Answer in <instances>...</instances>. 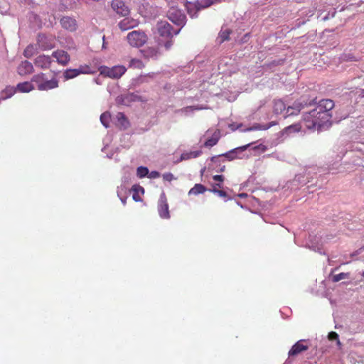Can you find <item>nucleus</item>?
Returning a JSON list of instances; mask_svg holds the SVG:
<instances>
[{
    "instance_id": "obj_1",
    "label": "nucleus",
    "mask_w": 364,
    "mask_h": 364,
    "mask_svg": "<svg viewBox=\"0 0 364 364\" xmlns=\"http://www.w3.org/2000/svg\"><path fill=\"white\" fill-rule=\"evenodd\" d=\"M334 102L329 99H323L319 101L316 108L305 113L300 122L286 127L284 133L298 132L309 130H323L329 128L331 125V113L334 107Z\"/></svg>"
},
{
    "instance_id": "obj_2",
    "label": "nucleus",
    "mask_w": 364,
    "mask_h": 364,
    "mask_svg": "<svg viewBox=\"0 0 364 364\" xmlns=\"http://www.w3.org/2000/svg\"><path fill=\"white\" fill-rule=\"evenodd\" d=\"M156 30L159 36L165 40L164 42L162 39H158V46H164L166 50H169L173 45V36L177 35L180 32L181 28H178L175 29L168 22L161 21L157 23Z\"/></svg>"
},
{
    "instance_id": "obj_3",
    "label": "nucleus",
    "mask_w": 364,
    "mask_h": 364,
    "mask_svg": "<svg viewBox=\"0 0 364 364\" xmlns=\"http://www.w3.org/2000/svg\"><path fill=\"white\" fill-rule=\"evenodd\" d=\"M128 43L132 47L139 48L144 46L148 40L146 34L142 31H133L127 36Z\"/></svg>"
},
{
    "instance_id": "obj_4",
    "label": "nucleus",
    "mask_w": 364,
    "mask_h": 364,
    "mask_svg": "<svg viewBox=\"0 0 364 364\" xmlns=\"http://www.w3.org/2000/svg\"><path fill=\"white\" fill-rule=\"evenodd\" d=\"M220 0H200L196 1V3L187 2L186 9L187 11L191 18L197 16V12L201 9L210 6L211 4L219 1Z\"/></svg>"
},
{
    "instance_id": "obj_5",
    "label": "nucleus",
    "mask_w": 364,
    "mask_h": 364,
    "mask_svg": "<svg viewBox=\"0 0 364 364\" xmlns=\"http://www.w3.org/2000/svg\"><path fill=\"white\" fill-rule=\"evenodd\" d=\"M99 70L100 74L104 76L117 79L125 73L127 68L123 65H116L112 68L100 66Z\"/></svg>"
},
{
    "instance_id": "obj_6",
    "label": "nucleus",
    "mask_w": 364,
    "mask_h": 364,
    "mask_svg": "<svg viewBox=\"0 0 364 364\" xmlns=\"http://www.w3.org/2000/svg\"><path fill=\"white\" fill-rule=\"evenodd\" d=\"M43 76L44 75L41 74L35 75L33 77V81L38 84L37 87L39 90H48L58 86V82L56 79L53 78L50 80H44Z\"/></svg>"
},
{
    "instance_id": "obj_7",
    "label": "nucleus",
    "mask_w": 364,
    "mask_h": 364,
    "mask_svg": "<svg viewBox=\"0 0 364 364\" xmlns=\"http://www.w3.org/2000/svg\"><path fill=\"white\" fill-rule=\"evenodd\" d=\"M314 100H311L309 104L304 101L302 102H295L293 105L289 106L287 108L285 113H284V117L286 118L289 116L296 115L300 111L306 106L311 105L314 104Z\"/></svg>"
},
{
    "instance_id": "obj_8",
    "label": "nucleus",
    "mask_w": 364,
    "mask_h": 364,
    "mask_svg": "<svg viewBox=\"0 0 364 364\" xmlns=\"http://www.w3.org/2000/svg\"><path fill=\"white\" fill-rule=\"evenodd\" d=\"M168 18L178 26L182 27L185 25L186 16L178 9L171 8L168 11Z\"/></svg>"
},
{
    "instance_id": "obj_9",
    "label": "nucleus",
    "mask_w": 364,
    "mask_h": 364,
    "mask_svg": "<svg viewBox=\"0 0 364 364\" xmlns=\"http://www.w3.org/2000/svg\"><path fill=\"white\" fill-rule=\"evenodd\" d=\"M37 42L39 47L43 50H49L55 46V38L52 36H48L45 34H39Z\"/></svg>"
},
{
    "instance_id": "obj_10",
    "label": "nucleus",
    "mask_w": 364,
    "mask_h": 364,
    "mask_svg": "<svg viewBox=\"0 0 364 364\" xmlns=\"http://www.w3.org/2000/svg\"><path fill=\"white\" fill-rule=\"evenodd\" d=\"M158 212L161 218L168 219L170 218L168 205L164 193L160 196L158 203Z\"/></svg>"
},
{
    "instance_id": "obj_11",
    "label": "nucleus",
    "mask_w": 364,
    "mask_h": 364,
    "mask_svg": "<svg viewBox=\"0 0 364 364\" xmlns=\"http://www.w3.org/2000/svg\"><path fill=\"white\" fill-rule=\"evenodd\" d=\"M112 9L118 14L126 16L129 14V8L122 0H113L111 4Z\"/></svg>"
},
{
    "instance_id": "obj_12",
    "label": "nucleus",
    "mask_w": 364,
    "mask_h": 364,
    "mask_svg": "<svg viewBox=\"0 0 364 364\" xmlns=\"http://www.w3.org/2000/svg\"><path fill=\"white\" fill-rule=\"evenodd\" d=\"M52 57L56 59V61L65 66L68 64L70 60V55L63 50H57L52 53Z\"/></svg>"
},
{
    "instance_id": "obj_13",
    "label": "nucleus",
    "mask_w": 364,
    "mask_h": 364,
    "mask_svg": "<svg viewBox=\"0 0 364 364\" xmlns=\"http://www.w3.org/2000/svg\"><path fill=\"white\" fill-rule=\"evenodd\" d=\"M60 22L62 27L69 31H75L77 29L76 21L72 17L63 16Z\"/></svg>"
},
{
    "instance_id": "obj_14",
    "label": "nucleus",
    "mask_w": 364,
    "mask_h": 364,
    "mask_svg": "<svg viewBox=\"0 0 364 364\" xmlns=\"http://www.w3.org/2000/svg\"><path fill=\"white\" fill-rule=\"evenodd\" d=\"M143 56L148 59H157L160 55L161 53L158 47H146L143 50H141Z\"/></svg>"
},
{
    "instance_id": "obj_15",
    "label": "nucleus",
    "mask_w": 364,
    "mask_h": 364,
    "mask_svg": "<svg viewBox=\"0 0 364 364\" xmlns=\"http://www.w3.org/2000/svg\"><path fill=\"white\" fill-rule=\"evenodd\" d=\"M302 341H304V340L299 341L291 347L288 353L289 356L297 355L301 352L307 350L309 349V347L301 343Z\"/></svg>"
},
{
    "instance_id": "obj_16",
    "label": "nucleus",
    "mask_w": 364,
    "mask_h": 364,
    "mask_svg": "<svg viewBox=\"0 0 364 364\" xmlns=\"http://www.w3.org/2000/svg\"><path fill=\"white\" fill-rule=\"evenodd\" d=\"M33 67L31 63L25 60L21 62L17 68L18 73L20 75H26L33 72Z\"/></svg>"
},
{
    "instance_id": "obj_17",
    "label": "nucleus",
    "mask_w": 364,
    "mask_h": 364,
    "mask_svg": "<svg viewBox=\"0 0 364 364\" xmlns=\"http://www.w3.org/2000/svg\"><path fill=\"white\" fill-rule=\"evenodd\" d=\"M51 57L48 55H39L35 60V65L41 68H48L51 63Z\"/></svg>"
},
{
    "instance_id": "obj_18",
    "label": "nucleus",
    "mask_w": 364,
    "mask_h": 364,
    "mask_svg": "<svg viewBox=\"0 0 364 364\" xmlns=\"http://www.w3.org/2000/svg\"><path fill=\"white\" fill-rule=\"evenodd\" d=\"M220 138V132L218 129L215 130L212 134L211 137L205 141L204 145L207 147H212L218 143Z\"/></svg>"
},
{
    "instance_id": "obj_19",
    "label": "nucleus",
    "mask_w": 364,
    "mask_h": 364,
    "mask_svg": "<svg viewBox=\"0 0 364 364\" xmlns=\"http://www.w3.org/2000/svg\"><path fill=\"white\" fill-rule=\"evenodd\" d=\"M136 25L135 21L133 19L125 18L122 20L118 26L122 31H127L131 28H133Z\"/></svg>"
},
{
    "instance_id": "obj_20",
    "label": "nucleus",
    "mask_w": 364,
    "mask_h": 364,
    "mask_svg": "<svg viewBox=\"0 0 364 364\" xmlns=\"http://www.w3.org/2000/svg\"><path fill=\"white\" fill-rule=\"evenodd\" d=\"M246 149V146H243L241 147L233 149L232 150L225 153L224 156L228 158L229 160H232L237 157V154L242 153L243 151Z\"/></svg>"
},
{
    "instance_id": "obj_21",
    "label": "nucleus",
    "mask_w": 364,
    "mask_h": 364,
    "mask_svg": "<svg viewBox=\"0 0 364 364\" xmlns=\"http://www.w3.org/2000/svg\"><path fill=\"white\" fill-rule=\"evenodd\" d=\"M201 153L202 151L200 150L183 153L178 161L197 158L201 154Z\"/></svg>"
},
{
    "instance_id": "obj_22",
    "label": "nucleus",
    "mask_w": 364,
    "mask_h": 364,
    "mask_svg": "<svg viewBox=\"0 0 364 364\" xmlns=\"http://www.w3.org/2000/svg\"><path fill=\"white\" fill-rule=\"evenodd\" d=\"M117 126L122 129H126L129 126V122L122 112H118L116 115Z\"/></svg>"
},
{
    "instance_id": "obj_23",
    "label": "nucleus",
    "mask_w": 364,
    "mask_h": 364,
    "mask_svg": "<svg viewBox=\"0 0 364 364\" xmlns=\"http://www.w3.org/2000/svg\"><path fill=\"white\" fill-rule=\"evenodd\" d=\"M274 122H270L269 124H255L252 127H250L244 130V132H250L255 130H267L273 125H274Z\"/></svg>"
},
{
    "instance_id": "obj_24",
    "label": "nucleus",
    "mask_w": 364,
    "mask_h": 364,
    "mask_svg": "<svg viewBox=\"0 0 364 364\" xmlns=\"http://www.w3.org/2000/svg\"><path fill=\"white\" fill-rule=\"evenodd\" d=\"M274 112L275 114L285 113L287 108L283 101L277 100L274 102Z\"/></svg>"
},
{
    "instance_id": "obj_25",
    "label": "nucleus",
    "mask_w": 364,
    "mask_h": 364,
    "mask_svg": "<svg viewBox=\"0 0 364 364\" xmlns=\"http://www.w3.org/2000/svg\"><path fill=\"white\" fill-rule=\"evenodd\" d=\"M16 90L21 92H28L33 90L32 84L29 82H23L18 83L16 86Z\"/></svg>"
},
{
    "instance_id": "obj_26",
    "label": "nucleus",
    "mask_w": 364,
    "mask_h": 364,
    "mask_svg": "<svg viewBox=\"0 0 364 364\" xmlns=\"http://www.w3.org/2000/svg\"><path fill=\"white\" fill-rule=\"evenodd\" d=\"M15 92L16 88L14 87H7L1 92L0 95L1 100H4L10 98L14 95Z\"/></svg>"
},
{
    "instance_id": "obj_27",
    "label": "nucleus",
    "mask_w": 364,
    "mask_h": 364,
    "mask_svg": "<svg viewBox=\"0 0 364 364\" xmlns=\"http://www.w3.org/2000/svg\"><path fill=\"white\" fill-rule=\"evenodd\" d=\"M205 187L202 185L197 183L188 191V195H198L203 193L205 191Z\"/></svg>"
},
{
    "instance_id": "obj_28",
    "label": "nucleus",
    "mask_w": 364,
    "mask_h": 364,
    "mask_svg": "<svg viewBox=\"0 0 364 364\" xmlns=\"http://www.w3.org/2000/svg\"><path fill=\"white\" fill-rule=\"evenodd\" d=\"M231 33L230 30L228 28H222L220 32L219 33L218 41L220 43H223L224 41L229 39V35Z\"/></svg>"
},
{
    "instance_id": "obj_29",
    "label": "nucleus",
    "mask_w": 364,
    "mask_h": 364,
    "mask_svg": "<svg viewBox=\"0 0 364 364\" xmlns=\"http://www.w3.org/2000/svg\"><path fill=\"white\" fill-rule=\"evenodd\" d=\"M79 71L76 69H68L66 70L64 73L63 76L66 80L74 78L77 76H78Z\"/></svg>"
},
{
    "instance_id": "obj_30",
    "label": "nucleus",
    "mask_w": 364,
    "mask_h": 364,
    "mask_svg": "<svg viewBox=\"0 0 364 364\" xmlns=\"http://www.w3.org/2000/svg\"><path fill=\"white\" fill-rule=\"evenodd\" d=\"M111 118L109 112H105L100 116V122L106 128L109 127V122Z\"/></svg>"
},
{
    "instance_id": "obj_31",
    "label": "nucleus",
    "mask_w": 364,
    "mask_h": 364,
    "mask_svg": "<svg viewBox=\"0 0 364 364\" xmlns=\"http://www.w3.org/2000/svg\"><path fill=\"white\" fill-rule=\"evenodd\" d=\"M129 67L133 68L141 69L144 68V65L142 61L139 59L132 58L129 61Z\"/></svg>"
},
{
    "instance_id": "obj_32",
    "label": "nucleus",
    "mask_w": 364,
    "mask_h": 364,
    "mask_svg": "<svg viewBox=\"0 0 364 364\" xmlns=\"http://www.w3.org/2000/svg\"><path fill=\"white\" fill-rule=\"evenodd\" d=\"M200 109L201 107H199L198 106H188L186 107L179 109L178 112L184 114L185 115H188L189 112H193L195 110H199Z\"/></svg>"
},
{
    "instance_id": "obj_33",
    "label": "nucleus",
    "mask_w": 364,
    "mask_h": 364,
    "mask_svg": "<svg viewBox=\"0 0 364 364\" xmlns=\"http://www.w3.org/2000/svg\"><path fill=\"white\" fill-rule=\"evenodd\" d=\"M36 52V48L33 45L28 46L26 49L24 50L23 55L26 58H31L32 57Z\"/></svg>"
},
{
    "instance_id": "obj_34",
    "label": "nucleus",
    "mask_w": 364,
    "mask_h": 364,
    "mask_svg": "<svg viewBox=\"0 0 364 364\" xmlns=\"http://www.w3.org/2000/svg\"><path fill=\"white\" fill-rule=\"evenodd\" d=\"M77 70L79 71V74H92L94 71L91 69L89 65H80Z\"/></svg>"
},
{
    "instance_id": "obj_35",
    "label": "nucleus",
    "mask_w": 364,
    "mask_h": 364,
    "mask_svg": "<svg viewBox=\"0 0 364 364\" xmlns=\"http://www.w3.org/2000/svg\"><path fill=\"white\" fill-rule=\"evenodd\" d=\"M349 276H350L349 273L342 272V273L333 275V277H332V281L333 282H339V281H341L342 279H348Z\"/></svg>"
},
{
    "instance_id": "obj_36",
    "label": "nucleus",
    "mask_w": 364,
    "mask_h": 364,
    "mask_svg": "<svg viewBox=\"0 0 364 364\" xmlns=\"http://www.w3.org/2000/svg\"><path fill=\"white\" fill-rule=\"evenodd\" d=\"M148 173H149V169L146 167L139 166L136 169V174H137V176L139 178H144L146 176H148Z\"/></svg>"
},
{
    "instance_id": "obj_37",
    "label": "nucleus",
    "mask_w": 364,
    "mask_h": 364,
    "mask_svg": "<svg viewBox=\"0 0 364 364\" xmlns=\"http://www.w3.org/2000/svg\"><path fill=\"white\" fill-rule=\"evenodd\" d=\"M328 338L330 341H336V343H337V346H341V343L339 341V338H338V335L337 333L334 332V331H331L328 333Z\"/></svg>"
},
{
    "instance_id": "obj_38",
    "label": "nucleus",
    "mask_w": 364,
    "mask_h": 364,
    "mask_svg": "<svg viewBox=\"0 0 364 364\" xmlns=\"http://www.w3.org/2000/svg\"><path fill=\"white\" fill-rule=\"evenodd\" d=\"M163 178L167 181H171L172 180L176 179L171 173H165L163 174Z\"/></svg>"
},
{
    "instance_id": "obj_39",
    "label": "nucleus",
    "mask_w": 364,
    "mask_h": 364,
    "mask_svg": "<svg viewBox=\"0 0 364 364\" xmlns=\"http://www.w3.org/2000/svg\"><path fill=\"white\" fill-rule=\"evenodd\" d=\"M159 176H160V173L156 171H151L150 173L149 172V173H148V177L149 178H157Z\"/></svg>"
},
{
    "instance_id": "obj_40",
    "label": "nucleus",
    "mask_w": 364,
    "mask_h": 364,
    "mask_svg": "<svg viewBox=\"0 0 364 364\" xmlns=\"http://www.w3.org/2000/svg\"><path fill=\"white\" fill-rule=\"evenodd\" d=\"M311 245H309V247L314 250V251H318V252L321 253V248L315 245L311 240H310Z\"/></svg>"
},
{
    "instance_id": "obj_41",
    "label": "nucleus",
    "mask_w": 364,
    "mask_h": 364,
    "mask_svg": "<svg viewBox=\"0 0 364 364\" xmlns=\"http://www.w3.org/2000/svg\"><path fill=\"white\" fill-rule=\"evenodd\" d=\"M117 196L119 198V199L121 200V201L123 203V205H125L126 204V200L127 198V196H121L120 195V190L119 189L117 190Z\"/></svg>"
},
{
    "instance_id": "obj_42",
    "label": "nucleus",
    "mask_w": 364,
    "mask_h": 364,
    "mask_svg": "<svg viewBox=\"0 0 364 364\" xmlns=\"http://www.w3.org/2000/svg\"><path fill=\"white\" fill-rule=\"evenodd\" d=\"M213 191L215 193H217L219 196L220 197H226L227 196V193L223 191H220V190H217V189H213Z\"/></svg>"
},
{
    "instance_id": "obj_43",
    "label": "nucleus",
    "mask_w": 364,
    "mask_h": 364,
    "mask_svg": "<svg viewBox=\"0 0 364 364\" xmlns=\"http://www.w3.org/2000/svg\"><path fill=\"white\" fill-rule=\"evenodd\" d=\"M364 250V247H361L360 248L359 250L353 252V253L350 254V257H354L355 256H357L359 254H360Z\"/></svg>"
},
{
    "instance_id": "obj_44",
    "label": "nucleus",
    "mask_w": 364,
    "mask_h": 364,
    "mask_svg": "<svg viewBox=\"0 0 364 364\" xmlns=\"http://www.w3.org/2000/svg\"><path fill=\"white\" fill-rule=\"evenodd\" d=\"M213 180L215 181L222 182L224 180V177L222 175H215L213 176Z\"/></svg>"
},
{
    "instance_id": "obj_45",
    "label": "nucleus",
    "mask_w": 364,
    "mask_h": 364,
    "mask_svg": "<svg viewBox=\"0 0 364 364\" xmlns=\"http://www.w3.org/2000/svg\"><path fill=\"white\" fill-rule=\"evenodd\" d=\"M120 190V195L121 196H126V193H127V190L124 187H118L117 190Z\"/></svg>"
},
{
    "instance_id": "obj_46",
    "label": "nucleus",
    "mask_w": 364,
    "mask_h": 364,
    "mask_svg": "<svg viewBox=\"0 0 364 364\" xmlns=\"http://www.w3.org/2000/svg\"><path fill=\"white\" fill-rule=\"evenodd\" d=\"M134 191L136 193L140 192L141 193H144V188L139 186L138 188H134Z\"/></svg>"
},
{
    "instance_id": "obj_47",
    "label": "nucleus",
    "mask_w": 364,
    "mask_h": 364,
    "mask_svg": "<svg viewBox=\"0 0 364 364\" xmlns=\"http://www.w3.org/2000/svg\"><path fill=\"white\" fill-rule=\"evenodd\" d=\"M133 199L135 200V201H140L141 200V198L137 196L136 193H134L133 194V196H132Z\"/></svg>"
},
{
    "instance_id": "obj_48",
    "label": "nucleus",
    "mask_w": 364,
    "mask_h": 364,
    "mask_svg": "<svg viewBox=\"0 0 364 364\" xmlns=\"http://www.w3.org/2000/svg\"><path fill=\"white\" fill-rule=\"evenodd\" d=\"M359 124H360L361 126H364V118L360 121Z\"/></svg>"
},
{
    "instance_id": "obj_49",
    "label": "nucleus",
    "mask_w": 364,
    "mask_h": 364,
    "mask_svg": "<svg viewBox=\"0 0 364 364\" xmlns=\"http://www.w3.org/2000/svg\"><path fill=\"white\" fill-rule=\"evenodd\" d=\"M247 196V194H245V193H241V194H240V196L241 198H243V197H245V196Z\"/></svg>"
},
{
    "instance_id": "obj_50",
    "label": "nucleus",
    "mask_w": 364,
    "mask_h": 364,
    "mask_svg": "<svg viewBox=\"0 0 364 364\" xmlns=\"http://www.w3.org/2000/svg\"><path fill=\"white\" fill-rule=\"evenodd\" d=\"M72 48H73V49H75V46H70V47L68 48V49H70H70H72Z\"/></svg>"
},
{
    "instance_id": "obj_51",
    "label": "nucleus",
    "mask_w": 364,
    "mask_h": 364,
    "mask_svg": "<svg viewBox=\"0 0 364 364\" xmlns=\"http://www.w3.org/2000/svg\"><path fill=\"white\" fill-rule=\"evenodd\" d=\"M360 274L364 277V271H363Z\"/></svg>"
},
{
    "instance_id": "obj_52",
    "label": "nucleus",
    "mask_w": 364,
    "mask_h": 364,
    "mask_svg": "<svg viewBox=\"0 0 364 364\" xmlns=\"http://www.w3.org/2000/svg\"><path fill=\"white\" fill-rule=\"evenodd\" d=\"M210 130L207 131L206 134H208L210 133Z\"/></svg>"
},
{
    "instance_id": "obj_53",
    "label": "nucleus",
    "mask_w": 364,
    "mask_h": 364,
    "mask_svg": "<svg viewBox=\"0 0 364 364\" xmlns=\"http://www.w3.org/2000/svg\"><path fill=\"white\" fill-rule=\"evenodd\" d=\"M217 186L220 188L221 187L220 184H217Z\"/></svg>"
},
{
    "instance_id": "obj_54",
    "label": "nucleus",
    "mask_w": 364,
    "mask_h": 364,
    "mask_svg": "<svg viewBox=\"0 0 364 364\" xmlns=\"http://www.w3.org/2000/svg\"><path fill=\"white\" fill-rule=\"evenodd\" d=\"M360 127H364V126H361L360 124Z\"/></svg>"
},
{
    "instance_id": "obj_55",
    "label": "nucleus",
    "mask_w": 364,
    "mask_h": 364,
    "mask_svg": "<svg viewBox=\"0 0 364 364\" xmlns=\"http://www.w3.org/2000/svg\"><path fill=\"white\" fill-rule=\"evenodd\" d=\"M363 96H364V90H363Z\"/></svg>"
}]
</instances>
